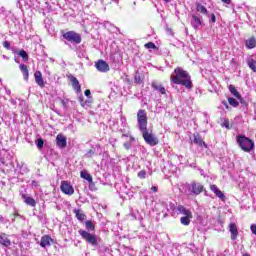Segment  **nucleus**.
<instances>
[{
  "label": "nucleus",
  "instance_id": "obj_49",
  "mask_svg": "<svg viewBox=\"0 0 256 256\" xmlns=\"http://www.w3.org/2000/svg\"><path fill=\"white\" fill-rule=\"evenodd\" d=\"M222 3H226V5H231V0H221Z\"/></svg>",
  "mask_w": 256,
  "mask_h": 256
},
{
  "label": "nucleus",
  "instance_id": "obj_19",
  "mask_svg": "<svg viewBox=\"0 0 256 256\" xmlns=\"http://www.w3.org/2000/svg\"><path fill=\"white\" fill-rule=\"evenodd\" d=\"M22 199L24 200V203H26V205H29L30 207H35L37 205L35 199L27 196V194H22Z\"/></svg>",
  "mask_w": 256,
  "mask_h": 256
},
{
  "label": "nucleus",
  "instance_id": "obj_17",
  "mask_svg": "<svg viewBox=\"0 0 256 256\" xmlns=\"http://www.w3.org/2000/svg\"><path fill=\"white\" fill-rule=\"evenodd\" d=\"M196 11L205 17H209V10L203 4L196 2Z\"/></svg>",
  "mask_w": 256,
  "mask_h": 256
},
{
  "label": "nucleus",
  "instance_id": "obj_51",
  "mask_svg": "<svg viewBox=\"0 0 256 256\" xmlns=\"http://www.w3.org/2000/svg\"><path fill=\"white\" fill-rule=\"evenodd\" d=\"M0 13L1 14L5 13V8L3 6H0Z\"/></svg>",
  "mask_w": 256,
  "mask_h": 256
},
{
  "label": "nucleus",
  "instance_id": "obj_23",
  "mask_svg": "<svg viewBox=\"0 0 256 256\" xmlns=\"http://www.w3.org/2000/svg\"><path fill=\"white\" fill-rule=\"evenodd\" d=\"M13 53H15L16 55H19V57H21L23 59V61H25V62L29 61V54H27V51L20 50L18 52L16 50H13Z\"/></svg>",
  "mask_w": 256,
  "mask_h": 256
},
{
  "label": "nucleus",
  "instance_id": "obj_30",
  "mask_svg": "<svg viewBox=\"0 0 256 256\" xmlns=\"http://www.w3.org/2000/svg\"><path fill=\"white\" fill-rule=\"evenodd\" d=\"M133 143H135V137L130 136V141L125 142L123 144L124 149H126V151H129V149H131L133 147Z\"/></svg>",
  "mask_w": 256,
  "mask_h": 256
},
{
  "label": "nucleus",
  "instance_id": "obj_7",
  "mask_svg": "<svg viewBox=\"0 0 256 256\" xmlns=\"http://www.w3.org/2000/svg\"><path fill=\"white\" fill-rule=\"evenodd\" d=\"M188 190L191 195H201V193L205 191V187L203 186V184L197 181H193L192 183H190Z\"/></svg>",
  "mask_w": 256,
  "mask_h": 256
},
{
  "label": "nucleus",
  "instance_id": "obj_29",
  "mask_svg": "<svg viewBox=\"0 0 256 256\" xmlns=\"http://www.w3.org/2000/svg\"><path fill=\"white\" fill-rule=\"evenodd\" d=\"M229 91L234 97H236V99H241V94L237 91V88H235L234 85L229 86Z\"/></svg>",
  "mask_w": 256,
  "mask_h": 256
},
{
  "label": "nucleus",
  "instance_id": "obj_54",
  "mask_svg": "<svg viewBox=\"0 0 256 256\" xmlns=\"http://www.w3.org/2000/svg\"><path fill=\"white\" fill-rule=\"evenodd\" d=\"M2 57H3V59H6V61H9V57L8 56L3 55Z\"/></svg>",
  "mask_w": 256,
  "mask_h": 256
},
{
  "label": "nucleus",
  "instance_id": "obj_39",
  "mask_svg": "<svg viewBox=\"0 0 256 256\" xmlns=\"http://www.w3.org/2000/svg\"><path fill=\"white\" fill-rule=\"evenodd\" d=\"M239 100V102L241 103V105H243V107H247V101H245V99L243 97L237 98Z\"/></svg>",
  "mask_w": 256,
  "mask_h": 256
},
{
  "label": "nucleus",
  "instance_id": "obj_15",
  "mask_svg": "<svg viewBox=\"0 0 256 256\" xmlns=\"http://www.w3.org/2000/svg\"><path fill=\"white\" fill-rule=\"evenodd\" d=\"M0 245H3V247H11V239H9L6 233H0Z\"/></svg>",
  "mask_w": 256,
  "mask_h": 256
},
{
  "label": "nucleus",
  "instance_id": "obj_47",
  "mask_svg": "<svg viewBox=\"0 0 256 256\" xmlns=\"http://www.w3.org/2000/svg\"><path fill=\"white\" fill-rule=\"evenodd\" d=\"M16 217H21V215H19V213H17V212L14 213L13 218H12V223H15Z\"/></svg>",
  "mask_w": 256,
  "mask_h": 256
},
{
  "label": "nucleus",
  "instance_id": "obj_5",
  "mask_svg": "<svg viewBox=\"0 0 256 256\" xmlns=\"http://www.w3.org/2000/svg\"><path fill=\"white\" fill-rule=\"evenodd\" d=\"M63 39L69 41V43H74L75 45H79L81 43V35L75 31H68L62 34Z\"/></svg>",
  "mask_w": 256,
  "mask_h": 256
},
{
  "label": "nucleus",
  "instance_id": "obj_53",
  "mask_svg": "<svg viewBox=\"0 0 256 256\" xmlns=\"http://www.w3.org/2000/svg\"><path fill=\"white\" fill-rule=\"evenodd\" d=\"M0 163H2V165H5V160L3 158H0Z\"/></svg>",
  "mask_w": 256,
  "mask_h": 256
},
{
  "label": "nucleus",
  "instance_id": "obj_41",
  "mask_svg": "<svg viewBox=\"0 0 256 256\" xmlns=\"http://www.w3.org/2000/svg\"><path fill=\"white\" fill-rule=\"evenodd\" d=\"M210 189L211 191H213L214 194H216L219 191V188L215 184L211 185Z\"/></svg>",
  "mask_w": 256,
  "mask_h": 256
},
{
  "label": "nucleus",
  "instance_id": "obj_32",
  "mask_svg": "<svg viewBox=\"0 0 256 256\" xmlns=\"http://www.w3.org/2000/svg\"><path fill=\"white\" fill-rule=\"evenodd\" d=\"M228 103L229 105H231L232 107H239V102L237 101V99L235 98H228Z\"/></svg>",
  "mask_w": 256,
  "mask_h": 256
},
{
  "label": "nucleus",
  "instance_id": "obj_26",
  "mask_svg": "<svg viewBox=\"0 0 256 256\" xmlns=\"http://www.w3.org/2000/svg\"><path fill=\"white\" fill-rule=\"evenodd\" d=\"M191 219H193V214H190V215H186L184 217H181L180 218V222L182 223V225H190L191 223Z\"/></svg>",
  "mask_w": 256,
  "mask_h": 256
},
{
  "label": "nucleus",
  "instance_id": "obj_24",
  "mask_svg": "<svg viewBox=\"0 0 256 256\" xmlns=\"http://www.w3.org/2000/svg\"><path fill=\"white\" fill-rule=\"evenodd\" d=\"M151 87L153 88L154 91H159V93H161V95H165L166 90L165 87H163L162 85H159L157 83H152Z\"/></svg>",
  "mask_w": 256,
  "mask_h": 256
},
{
  "label": "nucleus",
  "instance_id": "obj_18",
  "mask_svg": "<svg viewBox=\"0 0 256 256\" xmlns=\"http://www.w3.org/2000/svg\"><path fill=\"white\" fill-rule=\"evenodd\" d=\"M51 241H53L51 236H49V235L42 236V238L40 240V246H42L44 248L51 247Z\"/></svg>",
  "mask_w": 256,
  "mask_h": 256
},
{
  "label": "nucleus",
  "instance_id": "obj_3",
  "mask_svg": "<svg viewBox=\"0 0 256 256\" xmlns=\"http://www.w3.org/2000/svg\"><path fill=\"white\" fill-rule=\"evenodd\" d=\"M142 133V137L144 141L148 144L151 145V147H155V145H159V139L155 136L153 132H149V129L145 128L140 130Z\"/></svg>",
  "mask_w": 256,
  "mask_h": 256
},
{
  "label": "nucleus",
  "instance_id": "obj_57",
  "mask_svg": "<svg viewBox=\"0 0 256 256\" xmlns=\"http://www.w3.org/2000/svg\"><path fill=\"white\" fill-rule=\"evenodd\" d=\"M165 3H171V0H164Z\"/></svg>",
  "mask_w": 256,
  "mask_h": 256
},
{
  "label": "nucleus",
  "instance_id": "obj_9",
  "mask_svg": "<svg viewBox=\"0 0 256 256\" xmlns=\"http://www.w3.org/2000/svg\"><path fill=\"white\" fill-rule=\"evenodd\" d=\"M95 67L97 69V71H100V73H107V71H109V64L107 62H105L104 60H98L95 63Z\"/></svg>",
  "mask_w": 256,
  "mask_h": 256
},
{
  "label": "nucleus",
  "instance_id": "obj_42",
  "mask_svg": "<svg viewBox=\"0 0 256 256\" xmlns=\"http://www.w3.org/2000/svg\"><path fill=\"white\" fill-rule=\"evenodd\" d=\"M3 47L5 48V49H11V43L9 42V41H4L3 42Z\"/></svg>",
  "mask_w": 256,
  "mask_h": 256
},
{
  "label": "nucleus",
  "instance_id": "obj_28",
  "mask_svg": "<svg viewBox=\"0 0 256 256\" xmlns=\"http://www.w3.org/2000/svg\"><path fill=\"white\" fill-rule=\"evenodd\" d=\"M134 83H137V85H143V74L135 72Z\"/></svg>",
  "mask_w": 256,
  "mask_h": 256
},
{
  "label": "nucleus",
  "instance_id": "obj_16",
  "mask_svg": "<svg viewBox=\"0 0 256 256\" xmlns=\"http://www.w3.org/2000/svg\"><path fill=\"white\" fill-rule=\"evenodd\" d=\"M69 79L72 83V87H73L74 91H76V93L81 92V84H79V80H77V78L73 75H70Z\"/></svg>",
  "mask_w": 256,
  "mask_h": 256
},
{
  "label": "nucleus",
  "instance_id": "obj_20",
  "mask_svg": "<svg viewBox=\"0 0 256 256\" xmlns=\"http://www.w3.org/2000/svg\"><path fill=\"white\" fill-rule=\"evenodd\" d=\"M73 213L78 221H85L87 219V215H85V213L80 209H74Z\"/></svg>",
  "mask_w": 256,
  "mask_h": 256
},
{
  "label": "nucleus",
  "instance_id": "obj_4",
  "mask_svg": "<svg viewBox=\"0 0 256 256\" xmlns=\"http://www.w3.org/2000/svg\"><path fill=\"white\" fill-rule=\"evenodd\" d=\"M79 235L84 239V241L88 242L89 245H92V247H97L99 245V242H97V236L95 234L89 233V231L85 230H79Z\"/></svg>",
  "mask_w": 256,
  "mask_h": 256
},
{
  "label": "nucleus",
  "instance_id": "obj_45",
  "mask_svg": "<svg viewBox=\"0 0 256 256\" xmlns=\"http://www.w3.org/2000/svg\"><path fill=\"white\" fill-rule=\"evenodd\" d=\"M84 95L88 97V99H91V90L89 89L85 90Z\"/></svg>",
  "mask_w": 256,
  "mask_h": 256
},
{
  "label": "nucleus",
  "instance_id": "obj_12",
  "mask_svg": "<svg viewBox=\"0 0 256 256\" xmlns=\"http://www.w3.org/2000/svg\"><path fill=\"white\" fill-rule=\"evenodd\" d=\"M56 145L60 149H65L67 147V138L63 136V134H58L56 137Z\"/></svg>",
  "mask_w": 256,
  "mask_h": 256
},
{
  "label": "nucleus",
  "instance_id": "obj_52",
  "mask_svg": "<svg viewBox=\"0 0 256 256\" xmlns=\"http://www.w3.org/2000/svg\"><path fill=\"white\" fill-rule=\"evenodd\" d=\"M32 185H33L34 187H37V181L33 180V181H32Z\"/></svg>",
  "mask_w": 256,
  "mask_h": 256
},
{
  "label": "nucleus",
  "instance_id": "obj_31",
  "mask_svg": "<svg viewBox=\"0 0 256 256\" xmlns=\"http://www.w3.org/2000/svg\"><path fill=\"white\" fill-rule=\"evenodd\" d=\"M85 227L87 231H95V224L91 220L85 222Z\"/></svg>",
  "mask_w": 256,
  "mask_h": 256
},
{
  "label": "nucleus",
  "instance_id": "obj_40",
  "mask_svg": "<svg viewBox=\"0 0 256 256\" xmlns=\"http://www.w3.org/2000/svg\"><path fill=\"white\" fill-rule=\"evenodd\" d=\"M209 18L212 23H217V18L215 17L214 13L209 14Z\"/></svg>",
  "mask_w": 256,
  "mask_h": 256
},
{
  "label": "nucleus",
  "instance_id": "obj_46",
  "mask_svg": "<svg viewBox=\"0 0 256 256\" xmlns=\"http://www.w3.org/2000/svg\"><path fill=\"white\" fill-rule=\"evenodd\" d=\"M61 103H62V105H63V107H67V105L69 104V100L68 99H66V100H61Z\"/></svg>",
  "mask_w": 256,
  "mask_h": 256
},
{
  "label": "nucleus",
  "instance_id": "obj_8",
  "mask_svg": "<svg viewBox=\"0 0 256 256\" xmlns=\"http://www.w3.org/2000/svg\"><path fill=\"white\" fill-rule=\"evenodd\" d=\"M60 189L62 193H65V195H73V193H75V189H73V186H71V184L66 181H63L61 183Z\"/></svg>",
  "mask_w": 256,
  "mask_h": 256
},
{
  "label": "nucleus",
  "instance_id": "obj_38",
  "mask_svg": "<svg viewBox=\"0 0 256 256\" xmlns=\"http://www.w3.org/2000/svg\"><path fill=\"white\" fill-rule=\"evenodd\" d=\"M89 189L90 191H97V186H95V182H93V180L89 182Z\"/></svg>",
  "mask_w": 256,
  "mask_h": 256
},
{
  "label": "nucleus",
  "instance_id": "obj_48",
  "mask_svg": "<svg viewBox=\"0 0 256 256\" xmlns=\"http://www.w3.org/2000/svg\"><path fill=\"white\" fill-rule=\"evenodd\" d=\"M151 191H152L153 193H157V191H159V188H158L157 186H152V187H151Z\"/></svg>",
  "mask_w": 256,
  "mask_h": 256
},
{
  "label": "nucleus",
  "instance_id": "obj_43",
  "mask_svg": "<svg viewBox=\"0 0 256 256\" xmlns=\"http://www.w3.org/2000/svg\"><path fill=\"white\" fill-rule=\"evenodd\" d=\"M95 155V150L91 149L86 153V157L91 158Z\"/></svg>",
  "mask_w": 256,
  "mask_h": 256
},
{
  "label": "nucleus",
  "instance_id": "obj_34",
  "mask_svg": "<svg viewBox=\"0 0 256 256\" xmlns=\"http://www.w3.org/2000/svg\"><path fill=\"white\" fill-rule=\"evenodd\" d=\"M43 145H45V141H43L42 138H39L37 141H36V147L38 149H43Z\"/></svg>",
  "mask_w": 256,
  "mask_h": 256
},
{
  "label": "nucleus",
  "instance_id": "obj_25",
  "mask_svg": "<svg viewBox=\"0 0 256 256\" xmlns=\"http://www.w3.org/2000/svg\"><path fill=\"white\" fill-rule=\"evenodd\" d=\"M245 45L248 49H255L256 47V39L255 37H251L245 41Z\"/></svg>",
  "mask_w": 256,
  "mask_h": 256
},
{
  "label": "nucleus",
  "instance_id": "obj_14",
  "mask_svg": "<svg viewBox=\"0 0 256 256\" xmlns=\"http://www.w3.org/2000/svg\"><path fill=\"white\" fill-rule=\"evenodd\" d=\"M193 143L195 145H198V147H202L204 149H207V143H205V141H203V138H201V135L194 134V139H193Z\"/></svg>",
  "mask_w": 256,
  "mask_h": 256
},
{
  "label": "nucleus",
  "instance_id": "obj_22",
  "mask_svg": "<svg viewBox=\"0 0 256 256\" xmlns=\"http://www.w3.org/2000/svg\"><path fill=\"white\" fill-rule=\"evenodd\" d=\"M176 211L177 213H179L180 215H184V216H187V215H191L192 213L190 212L189 209L185 208L183 205H179L177 208H176Z\"/></svg>",
  "mask_w": 256,
  "mask_h": 256
},
{
  "label": "nucleus",
  "instance_id": "obj_21",
  "mask_svg": "<svg viewBox=\"0 0 256 256\" xmlns=\"http://www.w3.org/2000/svg\"><path fill=\"white\" fill-rule=\"evenodd\" d=\"M20 71L23 74L24 81H29V69L27 68V65L20 64Z\"/></svg>",
  "mask_w": 256,
  "mask_h": 256
},
{
  "label": "nucleus",
  "instance_id": "obj_6",
  "mask_svg": "<svg viewBox=\"0 0 256 256\" xmlns=\"http://www.w3.org/2000/svg\"><path fill=\"white\" fill-rule=\"evenodd\" d=\"M138 127L141 130L147 129V112L143 109L137 113Z\"/></svg>",
  "mask_w": 256,
  "mask_h": 256
},
{
  "label": "nucleus",
  "instance_id": "obj_10",
  "mask_svg": "<svg viewBox=\"0 0 256 256\" xmlns=\"http://www.w3.org/2000/svg\"><path fill=\"white\" fill-rule=\"evenodd\" d=\"M191 25L193 27V29H195V31H197L201 25H203V18H201L198 15H192V19H191Z\"/></svg>",
  "mask_w": 256,
  "mask_h": 256
},
{
  "label": "nucleus",
  "instance_id": "obj_44",
  "mask_svg": "<svg viewBox=\"0 0 256 256\" xmlns=\"http://www.w3.org/2000/svg\"><path fill=\"white\" fill-rule=\"evenodd\" d=\"M222 127H225L226 129H231V127L229 126V120H224V122L222 123Z\"/></svg>",
  "mask_w": 256,
  "mask_h": 256
},
{
  "label": "nucleus",
  "instance_id": "obj_58",
  "mask_svg": "<svg viewBox=\"0 0 256 256\" xmlns=\"http://www.w3.org/2000/svg\"><path fill=\"white\" fill-rule=\"evenodd\" d=\"M189 247H195V245L194 244H189Z\"/></svg>",
  "mask_w": 256,
  "mask_h": 256
},
{
  "label": "nucleus",
  "instance_id": "obj_1",
  "mask_svg": "<svg viewBox=\"0 0 256 256\" xmlns=\"http://www.w3.org/2000/svg\"><path fill=\"white\" fill-rule=\"evenodd\" d=\"M170 81L175 85H183V87H186V89L193 88L191 76L187 71L183 70L181 67L175 68L174 73H172L170 76Z\"/></svg>",
  "mask_w": 256,
  "mask_h": 256
},
{
  "label": "nucleus",
  "instance_id": "obj_2",
  "mask_svg": "<svg viewBox=\"0 0 256 256\" xmlns=\"http://www.w3.org/2000/svg\"><path fill=\"white\" fill-rule=\"evenodd\" d=\"M237 143L242 151H245L246 153H250L255 147V143L253 142V140L243 135L237 137Z\"/></svg>",
  "mask_w": 256,
  "mask_h": 256
},
{
  "label": "nucleus",
  "instance_id": "obj_59",
  "mask_svg": "<svg viewBox=\"0 0 256 256\" xmlns=\"http://www.w3.org/2000/svg\"><path fill=\"white\" fill-rule=\"evenodd\" d=\"M242 256H251V255H249V254L245 253V254H243Z\"/></svg>",
  "mask_w": 256,
  "mask_h": 256
},
{
  "label": "nucleus",
  "instance_id": "obj_37",
  "mask_svg": "<svg viewBox=\"0 0 256 256\" xmlns=\"http://www.w3.org/2000/svg\"><path fill=\"white\" fill-rule=\"evenodd\" d=\"M146 49H157V46L153 42H148L145 44Z\"/></svg>",
  "mask_w": 256,
  "mask_h": 256
},
{
  "label": "nucleus",
  "instance_id": "obj_56",
  "mask_svg": "<svg viewBox=\"0 0 256 256\" xmlns=\"http://www.w3.org/2000/svg\"><path fill=\"white\" fill-rule=\"evenodd\" d=\"M6 93H7L8 95H11V90H7Z\"/></svg>",
  "mask_w": 256,
  "mask_h": 256
},
{
  "label": "nucleus",
  "instance_id": "obj_36",
  "mask_svg": "<svg viewBox=\"0 0 256 256\" xmlns=\"http://www.w3.org/2000/svg\"><path fill=\"white\" fill-rule=\"evenodd\" d=\"M215 195H216V197L221 199V201H225V194H223V192L221 190H218Z\"/></svg>",
  "mask_w": 256,
  "mask_h": 256
},
{
  "label": "nucleus",
  "instance_id": "obj_11",
  "mask_svg": "<svg viewBox=\"0 0 256 256\" xmlns=\"http://www.w3.org/2000/svg\"><path fill=\"white\" fill-rule=\"evenodd\" d=\"M34 79L38 87H41V89L45 87V80H43V74L41 73V71L38 70L34 73Z\"/></svg>",
  "mask_w": 256,
  "mask_h": 256
},
{
  "label": "nucleus",
  "instance_id": "obj_60",
  "mask_svg": "<svg viewBox=\"0 0 256 256\" xmlns=\"http://www.w3.org/2000/svg\"><path fill=\"white\" fill-rule=\"evenodd\" d=\"M16 63H19V61H17V59H15Z\"/></svg>",
  "mask_w": 256,
  "mask_h": 256
},
{
  "label": "nucleus",
  "instance_id": "obj_55",
  "mask_svg": "<svg viewBox=\"0 0 256 256\" xmlns=\"http://www.w3.org/2000/svg\"><path fill=\"white\" fill-rule=\"evenodd\" d=\"M4 218L0 215V222L3 223Z\"/></svg>",
  "mask_w": 256,
  "mask_h": 256
},
{
  "label": "nucleus",
  "instance_id": "obj_27",
  "mask_svg": "<svg viewBox=\"0 0 256 256\" xmlns=\"http://www.w3.org/2000/svg\"><path fill=\"white\" fill-rule=\"evenodd\" d=\"M80 177L82 179H85L86 181H88V183H91V181H93V176H91V174H89L87 171L83 170L80 172Z\"/></svg>",
  "mask_w": 256,
  "mask_h": 256
},
{
  "label": "nucleus",
  "instance_id": "obj_50",
  "mask_svg": "<svg viewBox=\"0 0 256 256\" xmlns=\"http://www.w3.org/2000/svg\"><path fill=\"white\" fill-rule=\"evenodd\" d=\"M122 137H129V139H131V134L130 133H127V134H122Z\"/></svg>",
  "mask_w": 256,
  "mask_h": 256
},
{
  "label": "nucleus",
  "instance_id": "obj_35",
  "mask_svg": "<svg viewBox=\"0 0 256 256\" xmlns=\"http://www.w3.org/2000/svg\"><path fill=\"white\" fill-rule=\"evenodd\" d=\"M137 176L139 179H145L147 177V171L141 170L138 172Z\"/></svg>",
  "mask_w": 256,
  "mask_h": 256
},
{
  "label": "nucleus",
  "instance_id": "obj_13",
  "mask_svg": "<svg viewBox=\"0 0 256 256\" xmlns=\"http://www.w3.org/2000/svg\"><path fill=\"white\" fill-rule=\"evenodd\" d=\"M229 231L231 233L232 241H235L239 235V230L237 229V225L235 224V222H231L229 224Z\"/></svg>",
  "mask_w": 256,
  "mask_h": 256
},
{
  "label": "nucleus",
  "instance_id": "obj_33",
  "mask_svg": "<svg viewBox=\"0 0 256 256\" xmlns=\"http://www.w3.org/2000/svg\"><path fill=\"white\" fill-rule=\"evenodd\" d=\"M248 67H250L252 69V71H254V73H256V61L251 59L248 62Z\"/></svg>",
  "mask_w": 256,
  "mask_h": 256
}]
</instances>
